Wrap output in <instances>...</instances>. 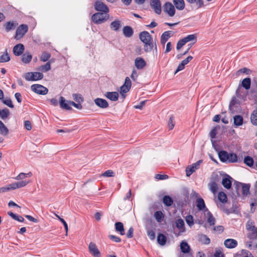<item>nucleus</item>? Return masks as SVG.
Wrapping results in <instances>:
<instances>
[{
    "label": "nucleus",
    "mask_w": 257,
    "mask_h": 257,
    "mask_svg": "<svg viewBox=\"0 0 257 257\" xmlns=\"http://www.w3.org/2000/svg\"><path fill=\"white\" fill-rule=\"evenodd\" d=\"M24 46L22 44H18L14 46L13 53L16 56L22 55L24 51Z\"/></svg>",
    "instance_id": "dca6fc26"
},
{
    "label": "nucleus",
    "mask_w": 257,
    "mask_h": 257,
    "mask_svg": "<svg viewBox=\"0 0 257 257\" xmlns=\"http://www.w3.org/2000/svg\"><path fill=\"white\" fill-rule=\"evenodd\" d=\"M109 238L112 240V241L115 242H119L121 241V239L119 237L113 235H109Z\"/></svg>",
    "instance_id": "338daca9"
},
{
    "label": "nucleus",
    "mask_w": 257,
    "mask_h": 257,
    "mask_svg": "<svg viewBox=\"0 0 257 257\" xmlns=\"http://www.w3.org/2000/svg\"><path fill=\"white\" fill-rule=\"evenodd\" d=\"M110 28L115 31H117L120 28V22L119 20L114 21L111 23Z\"/></svg>",
    "instance_id": "473e14b6"
},
{
    "label": "nucleus",
    "mask_w": 257,
    "mask_h": 257,
    "mask_svg": "<svg viewBox=\"0 0 257 257\" xmlns=\"http://www.w3.org/2000/svg\"><path fill=\"white\" fill-rule=\"evenodd\" d=\"M15 27V26L13 23L9 22L7 23L6 29L7 32H9L12 30L14 29Z\"/></svg>",
    "instance_id": "bf43d9fd"
},
{
    "label": "nucleus",
    "mask_w": 257,
    "mask_h": 257,
    "mask_svg": "<svg viewBox=\"0 0 257 257\" xmlns=\"http://www.w3.org/2000/svg\"><path fill=\"white\" fill-rule=\"evenodd\" d=\"M174 118L173 117H170L169 120L168 121V127L170 130H172L174 127Z\"/></svg>",
    "instance_id": "0e129e2a"
},
{
    "label": "nucleus",
    "mask_w": 257,
    "mask_h": 257,
    "mask_svg": "<svg viewBox=\"0 0 257 257\" xmlns=\"http://www.w3.org/2000/svg\"><path fill=\"white\" fill-rule=\"evenodd\" d=\"M176 226L179 229L180 232L185 231L184 222L182 219H178L176 221Z\"/></svg>",
    "instance_id": "b1692460"
},
{
    "label": "nucleus",
    "mask_w": 257,
    "mask_h": 257,
    "mask_svg": "<svg viewBox=\"0 0 257 257\" xmlns=\"http://www.w3.org/2000/svg\"><path fill=\"white\" fill-rule=\"evenodd\" d=\"M94 6L95 9L97 11H100L103 12V13H108L109 12L107 7L101 2L97 1Z\"/></svg>",
    "instance_id": "ddd939ff"
},
{
    "label": "nucleus",
    "mask_w": 257,
    "mask_h": 257,
    "mask_svg": "<svg viewBox=\"0 0 257 257\" xmlns=\"http://www.w3.org/2000/svg\"><path fill=\"white\" fill-rule=\"evenodd\" d=\"M255 227H256L254 226V223L253 221L250 220L247 221L246 224V228L247 230L250 231V230L253 229Z\"/></svg>",
    "instance_id": "603ef678"
},
{
    "label": "nucleus",
    "mask_w": 257,
    "mask_h": 257,
    "mask_svg": "<svg viewBox=\"0 0 257 257\" xmlns=\"http://www.w3.org/2000/svg\"><path fill=\"white\" fill-rule=\"evenodd\" d=\"M239 104V101L238 100V99H237L235 97L232 98V99H231V101L230 103V105H229L230 109H233V107L236 104Z\"/></svg>",
    "instance_id": "4d7b16f0"
},
{
    "label": "nucleus",
    "mask_w": 257,
    "mask_h": 257,
    "mask_svg": "<svg viewBox=\"0 0 257 257\" xmlns=\"http://www.w3.org/2000/svg\"><path fill=\"white\" fill-rule=\"evenodd\" d=\"M0 133L3 136H7L9 134V130L5 124L0 120Z\"/></svg>",
    "instance_id": "c9c22d12"
},
{
    "label": "nucleus",
    "mask_w": 257,
    "mask_h": 257,
    "mask_svg": "<svg viewBox=\"0 0 257 257\" xmlns=\"http://www.w3.org/2000/svg\"><path fill=\"white\" fill-rule=\"evenodd\" d=\"M210 190L213 193L215 194L217 191V185L214 181L211 182L209 184Z\"/></svg>",
    "instance_id": "c03bdc74"
},
{
    "label": "nucleus",
    "mask_w": 257,
    "mask_h": 257,
    "mask_svg": "<svg viewBox=\"0 0 257 257\" xmlns=\"http://www.w3.org/2000/svg\"><path fill=\"white\" fill-rule=\"evenodd\" d=\"M3 102L7 105L8 106L13 108L14 105L12 103L11 100L10 98H6L3 100Z\"/></svg>",
    "instance_id": "052dcab7"
},
{
    "label": "nucleus",
    "mask_w": 257,
    "mask_h": 257,
    "mask_svg": "<svg viewBox=\"0 0 257 257\" xmlns=\"http://www.w3.org/2000/svg\"><path fill=\"white\" fill-rule=\"evenodd\" d=\"M70 102H72V101L66 100L63 96H61L59 98L60 106L62 109L67 110L71 109L72 104Z\"/></svg>",
    "instance_id": "9d476101"
},
{
    "label": "nucleus",
    "mask_w": 257,
    "mask_h": 257,
    "mask_svg": "<svg viewBox=\"0 0 257 257\" xmlns=\"http://www.w3.org/2000/svg\"><path fill=\"white\" fill-rule=\"evenodd\" d=\"M224 244L228 248H233L237 245V241L234 239L228 238L224 240Z\"/></svg>",
    "instance_id": "2eb2a0df"
},
{
    "label": "nucleus",
    "mask_w": 257,
    "mask_h": 257,
    "mask_svg": "<svg viewBox=\"0 0 257 257\" xmlns=\"http://www.w3.org/2000/svg\"><path fill=\"white\" fill-rule=\"evenodd\" d=\"M10 60V57L7 51L0 56V63L7 62Z\"/></svg>",
    "instance_id": "79ce46f5"
},
{
    "label": "nucleus",
    "mask_w": 257,
    "mask_h": 257,
    "mask_svg": "<svg viewBox=\"0 0 257 257\" xmlns=\"http://www.w3.org/2000/svg\"><path fill=\"white\" fill-rule=\"evenodd\" d=\"M186 44V42L185 41L184 38L179 40L177 44V47H176L177 50H180Z\"/></svg>",
    "instance_id": "6e6d98bb"
},
{
    "label": "nucleus",
    "mask_w": 257,
    "mask_h": 257,
    "mask_svg": "<svg viewBox=\"0 0 257 257\" xmlns=\"http://www.w3.org/2000/svg\"><path fill=\"white\" fill-rule=\"evenodd\" d=\"M154 217L157 222H161L164 218V214L161 211H157L154 213Z\"/></svg>",
    "instance_id": "e433bc0d"
},
{
    "label": "nucleus",
    "mask_w": 257,
    "mask_h": 257,
    "mask_svg": "<svg viewBox=\"0 0 257 257\" xmlns=\"http://www.w3.org/2000/svg\"><path fill=\"white\" fill-rule=\"evenodd\" d=\"M147 234L151 240H154L156 237L155 233L153 230H149L147 231Z\"/></svg>",
    "instance_id": "680f3d73"
},
{
    "label": "nucleus",
    "mask_w": 257,
    "mask_h": 257,
    "mask_svg": "<svg viewBox=\"0 0 257 257\" xmlns=\"http://www.w3.org/2000/svg\"><path fill=\"white\" fill-rule=\"evenodd\" d=\"M218 200L223 203L227 202V197L226 194L223 192H220L218 194Z\"/></svg>",
    "instance_id": "49530a36"
},
{
    "label": "nucleus",
    "mask_w": 257,
    "mask_h": 257,
    "mask_svg": "<svg viewBox=\"0 0 257 257\" xmlns=\"http://www.w3.org/2000/svg\"><path fill=\"white\" fill-rule=\"evenodd\" d=\"M223 230L224 227L221 225H218L214 227V230L216 231L218 233L222 232Z\"/></svg>",
    "instance_id": "774afa93"
},
{
    "label": "nucleus",
    "mask_w": 257,
    "mask_h": 257,
    "mask_svg": "<svg viewBox=\"0 0 257 257\" xmlns=\"http://www.w3.org/2000/svg\"><path fill=\"white\" fill-rule=\"evenodd\" d=\"M190 4H196L198 8H201L203 6V0H186Z\"/></svg>",
    "instance_id": "de8ad7c7"
},
{
    "label": "nucleus",
    "mask_w": 257,
    "mask_h": 257,
    "mask_svg": "<svg viewBox=\"0 0 257 257\" xmlns=\"http://www.w3.org/2000/svg\"><path fill=\"white\" fill-rule=\"evenodd\" d=\"M240 255L241 257H253L249 251L244 249L241 250Z\"/></svg>",
    "instance_id": "5fc2aeb1"
},
{
    "label": "nucleus",
    "mask_w": 257,
    "mask_h": 257,
    "mask_svg": "<svg viewBox=\"0 0 257 257\" xmlns=\"http://www.w3.org/2000/svg\"><path fill=\"white\" fill-rule=\"evenodd\" d=\"M228 159H227L228 163H236L238 161V157L236 154L233 153H228Z\"/></svg>",
    "instance_id": "bb28decb"
},
{
    "label": "nucleus",
    "mask_w": 257,
    "mask_h": 257,
    "mask_svg": "<svg viewBox=\"0 0 257 257\" xmlns=\"http://www.w3.org/2000/svg\"><path fill=\"white\" fill-rule=\"evenodd\" d=\"M24 77L27 81H37L42 79L43 78V74L38 72H27L25 74Z\"/></svg>",
    "instance_id": "20e7f679"
},
{
    "label": "nucleus",
    "mask_w": 257,
    "mask_h": 257,
    "mask_svg": "<svg viewBox=\"0 0 257 257\" xmlns=\"http://www.w3.org/2000/svg\"><path fill=\"white\" fill-rule=\"evenodd\" d=\"M218 156L220 160L222 162H227L228 157V153L224 151H222L219 152Z\"/></svg>",
    "instance_id": "c85d7f7f"
},
{
    "label": "nucleus",
    "mask_w": 257,
    "mask_h": 257,
    "mask_svg": "<svg viewBox=\"0 0 257 257\" xmlns=\"http://www.w3.org/2000/svg\"><path fill=\"white\" fill-rule=\"evenodd\" d=\"M95 104L101 108H106L109 105L107 101L104 99L97 98L94 100Z\"/></svg>",
    "instance_id": "4468645a"
},
{
    "label": "nucleus",
    "mask_w": 257,
    "mask_h": 257,
    "mask_svg": "<svg viewBox=\"0 0 257 257\" xmlns=\"http://www.w3.org/2000/svg\"><path fill=\"white\" fill-rule=\"evenodd\" d=\"M180 249L182 252L187 253L190 251V246L186 242L183 241L180 243Z\"/></svg>",
    "instance_id": "a878e982"
},
{
    "label": "nucleus",
    "mask_w": 257,
    "mask_h": 257,
    "mask_svg": "<svg viewBox=\"0 0 257 257\" xmlns=\"http://www.w3.org/2000/svg\"><path fill=\"white\" fill-rule=\"evenodd\" d=\"M167 241L166 237L163 234L160 233L157 236V241L161 245H164L166 244Z\"/></svg>",
    "instance_id": "2f4dec72"
},
{
    "label": "nucleus",
    "mask_w": 257,
    "mask_h": 257,
    "mask_svg": "<svg viewBox=\"0 0 257 257\" xmlns=\"http://www.w3.org/2000/svg\"><path fill=\"white\" fill-rule=\"evenodd\" d=\"M243 162L247 166L249 167H252L254 163L253 159L250 156L245 157Z\"/></svg>",
    "instance_id": "a19ab883"
},
{
    "label": "nucleus",
    "mask_w": 257,
    "mask_h": 257,
    "mask_svg": "<svg viewBox=\"0 0 257 257\" xmlns=\"http://www.w3.org/2000/svg\"><path fill=\"white\" fill-rule=\"evenodd\" d=\"M139 37L141 41L145 44L144 50L146 52H151L153 48L152 37L149 32L143 31L140 33Z\"/></svg>",
    "instance_id": "f03ea898"
},
{
    "label": "nucleus",
    "mask_w": 257,
    "mask_h": 257,
    "mask_svg": "<svg viewBox=\"0 0 257 257\" xmlns=\"http://www.w3.org/2000/svg\"><path fill=\"white\" fill-rule=\"evenodd\" d=\"M104 96L112 101H116L118 98V94L116 92H107Z\"/></svg>",
    "instance_id": "aec40b11"
},
{
    "label": "nucleus",
    "mask_w": 257,
    "mask_h": 257,
    "mask_svg": "<svg viewBox=\"0 0 257 257\" xmlns=\"http://www.w3.org/2000/svg\"><path fill=\"white\" fill-rule=\"evenodd\" d=\"M202 163V160H200L191 165L187 166L186 169V176L188 177L190 176L196 170L198 169Z\"/></svg>",
    "instance_id": "423d86ee"
},
{
    "label": "nucleus",
    "mask_w": 257,
    "mask_h": 257,
    "mask_svg": "<svg viewBox=\"0 0 257 257\" xmlns=\"http://www.w3.org/2000/svg\"><path fill=\"white\" fill-rule=\"evenodd\" d=\"M204 215L210 225H214L215 224V219L208 209H206L204 211Z\"/></svg>",
    "instance_id": "f3484780"
},
{
    "label": "nucleus",
    "mask_w": 257,
    "mask_h": 257,
    "mask_svg": "<svg viewBox=\"0 0 257 257\" xmlns=\"http://www.w3.org/2000/svg\"><path fill=\"white\" fill-rule=\"evenodd\" d=\"M173 32L171 31H166L163 33L161 38V43L163 45H165L166 42L173 35Z\"/></svg>",
    "instance_id": "6ab92c4d"
},
{
    "label": "nucleus",
    "mask_w": 257,
    "mask_h": 257,
    "mask_svg": "<svg viewBox=\"0 0 257 257\" xmlns=\"http://www.w3.org/2000/svg\"><path fill=\"white\" fill-rule=\"evenodd\" d=\"M172 199L169 196H165L163 198V203L167 206H170L173 204Z\"/></svg>",
    "instance_id": "a18cd8bd"
},
{
    "label": "nucleus",
    "mask_w": 257,
    "mask_h": 257,
    "mask_svg": "<svg viewBox=\"0 0 257 257\" xmlns=\"http://www.w3.org/2000/svg\"><path fill=\"white\" fill-rule=\"evenodd\" d=\"M0 116L2 119H5L9 115L10 111L8 109H4L0 111Z\"/></svg>",
    "instance_id": "8fccbe9b"
},
{
    "label": "nucleus",
    "mask_w": 257,
    "mask_h": 257,
    "mask_svg": "<svg viewBox=\"0 0 257 257\" xmlns=\"http://www.w3.org/2000/svg\"><path fill=\"white\" fill-rule=\"evenodd\" d=\"M51 69V63L50 62H48L45 65H42L39 68V70L43 72H46Z\"/></svg>",
    "instance_id": "37998d69"
},
{
    "label": "nucleus",
    "mask_w": 257,
    "mask_h": 257,
    "mask_svg": "<svg viewBox=\"0 0 257 257\" xmlns=\"http://www.w3.org/2000/svg\"><path fill=\"white\" fill-rule=\"evenodd\" d=\"M196 206L199 210H202L205 209V211L206 209H207L204 200L201 198H198L196 200Z\"/></svg>",
    "instance_id": "4be33fe9"
},
{
    "label": "nucleus",
    "mask_w": 257,
    "mask_h": 257,
    "mask_svg": "<svg viewBox=\"0 0 257 257\" xmlns=\"http://www.w3.org/2000/svg\"><path fill=\"white\" fill-rule=\"evenodd\" d=\"M115 230L117 232H119L121 235L124 234V230L123 224L120 222H117L115 223Z\"/></svg>",
    "instance_id": "c756f323"
},
{
    "label": "nucleus",
    "mask_w": 257,
    "mask_h": 257,
    "mask_svg": "<svg viewBox=\"0 0 257 257\" xmlns=\"http://www.w3.org/2000/svg\"><path fill=\"white\" fill-rule=\"evenodd\" d=\"M242 194L243 196H247L249 194L250 185L249 184L241 183Z\"/></svg>",
    "instance_id": "393cba45"
},
{
    "label": "nucleus",
    "mask_w": 257,
    "mask_h": 257,
    "mask_svg": "<svg viewBox=\"0 0 257 257\" xmlns=\"http://www.w3.org/2000/svg\"><path fill=\"white\" fill-rule=\"evenodd\" d=\"M164 11L170 17H173L175 14V9L174 6L171 3H166L163 6Z\"/></svg>",
    "instance_id": "1a4fd4ad"
},
{
    "label": "nucleus",
    "mask_w": 257,
    "mask_h": 257,
    "mask_svg": "<svg viewBox=\"0 0 257 257\" xmlns=\"http://www.w3.org/2000/svg\"><path fill=\"white\" fill-rule=\"evenodd\" d=\"M123 33L126 37H131L133 34L132 28L129 26H125L123 29Z\"/></svg>",
    "instance_id": "7c9ffc66"
},
{
    "label": "nucleus",
    "mask_w": 257,
    "mask_h": 257,
    "mask_svg": "<svg viewBox=\"0 0 257 257\" xmlns=\"http://www.w3.org/2000/svg\"><path fill=\"white\" fill-rule=\"evenodd\" d=\"M89 251L94 257H100V252L96 244L91 242L88 246Z\"/></svg>",
    "instance_id": "9b49d317"
},
{
    "label": "nucleus",
    "mask_w": 257,
    "mask_h": 257,
    "mask_svg": "<svg viewBox=\"0 0 257 257\" xmlns=\"http://www.w3.org/2000/svg\"><path fill=\"white\" fill-rule=\"evenodd\" d=\"M185 41H186V43L191 42L193 41V43H191L190 44H192V45L195 44L197 40V37L195 34H191L187 36L184 38Z\"/></svg>",
    "instance_id": "72a5a7b5"
},
{
    "label": "nucleus",
    "mask_w": 257,
    "mask_h": 257,
    "mask_svg": "<svg viewBox=\"0 0 257 257\" xmlns=\"http://www.w3.org/2000/svg\"><path fill=\"white\" fill-rule=\"evenodd\" d=\"M243 117L240 115H236L233 117V123L236 127L241 125L243 124Z\"/></svg>",
    "instance_id": "412c9836"
},
{
    "label": "nucleus",
    "mask_w": 257,
    "mask_h": 257,
    "mask_svg": "<svg viewBox=\"0 0 257 257\" xmlns=\"http://www.w3.org/2000/svg\"><path fill=\"white\" fill-rule=\"evenodd\" d=\"M250 83H251L250 79L249 78H246L242 80L241 84H242V86L245 89L248 90L250 88Z\"/></svg>",
    "instance_id": "58836bf2"
},
{
    "label": "nucleus",
    "mask_w": 257,
    "mask_h": 257,
    "mask_svg": "<svg viewBox=\"0 0 257 257\" xmlns=\"http://www.w3.org/2000/svg\"><path fill=\"white\" fill-rule=\"evenodd\" d=\"M114 173L113 171L111 170H108L104 172L102 174V176L106 177H110L114 176Z\"/></svg>",
    "instance_id": "13d9d810"
},
{
    "label": "nucleus",
    "mask_w": 257,
    "mask_h": 257,
    "mask_svg": "<svg viewBox=\"0 0 257 257\" xmlns=\"http://www.w3.org/2000/svg\"><path fill=\"white\" fill-rule=\"evenodd\" d=\"M151 6L156 14H161V4L160 0H151Z\"/></svg>",
    "instance_id": "f8f14e48"
},
{
    "label": "nucleus",
    "mask_w": 257,
    "mask_h": 257,
    "mask_svg": "<svg viewBox=\"0 0 257 257\" xmlns=\"http://www.w3.org/2000/svg\"><path fill=\"white\" fill-rule=\"evenodd\" d=\"M230 177H228L224 178L222 179V184L225 188L229 189L231 186V181L230 180Z\"/></svg>",
    "instance_id": "cd10ccee"
},
{
    "label": "nucleus",
    "mask_w": 257,
    "mask_h": 257,
    "mask_svg": "<svg viewBox=\"0 0 257 257\" xmlns=\"http://www.w3.org/2000/svg\"><path fill=\"white\" fill-rule=\"evenodd\" d=\"M199 240L202 244H208L210 242V240L206 235L201 234L199 236Z\"/></svg>",
    "instance_id": "f704fd0d"
},
{
    "label": "nucleus",
    "mask_w": 257,
    "mask_h": 257,
    "mask_svg": "<svg viewBox=\"0 0 257 257\" xmlns=\"http://www.w3.org/2000/svg\"><path fill=\"white\" fill-rule=\"evenodd\" d=\"M135 65L137 69H141L146 66V63L144 59L138 57L135 60Z\"/></svg>",
    "instance_id": "a211bd4d"
},
{
    "label": "nucleus",
    "mask_w": 257,
    "mask_h": 257,
    "mask_svg": "<svg viewBox=\"0 0 257 257\" xmlns=\"http://www.w3.org/2000/svg\"><path fill=\"white\" fill-rule=\"evenodd\" d=\"M32 56L28 53H25L22 56V61L23 63L27 64L31 62Z\"/></svg>",
    "instance_id": "4c0bfd02"
},
{
    "label": "nucleus",
    "mask_w": 257,
    "mask_h": 257,
    "mask_svg": "<svg viewBox=\"0 0 257 257\" xmlns=\"http://www.w3.org/2000/svg\"><path fill=\"white\" fill-rule=\"evenodd\" d=\"M173 3L176 8L178 10H183L185 8L184 0H173Z\"/></svg>",
    "instance_id": "5701e85b"
},
{
    "label": "nucleus",
    "mask_w": 257,
    "mask_h": 257,
    "mask_svg": "<svg viewBox=\"0 0 257 257\" xmlns=\"http://www.w3.org/2000/svg\"><path fill=\"white\" fill-rule=\"evenodd\" d=\"M155 178L158 180H165L168 179V176L167 175L156 174Z\"/></svg>",
    "instance_id": "69168bd1"
},
{
    "label": "nucleus",
    "mask_w": 257,
    "mask_h": 257,
    "mask_svg": "<svg viewBox=\"0 0 257 257\" xmlns=\"http://www.w3.org/2000/svg\"><path fill=\"white\" fill-rule=\"evenodd\" d=\"M28 30V27L26 25L22 24L20 25L17 29L15 38L18 40L22 38L27 32Z\"/></svg>",
    "instance_id": "6e6552de"
},
{
    "label": "nucleus",
    "mask_w": 257,
    "mask_h": 257,
    "mask_svg": "<svg viewBox=\"0 0 257 257\" xmlns=\"http://www.w3.org/2000/svg\"><path fill=\"white\" fill-rule=\"evenodd\" d=\"M186 223L189 226H191L194 224V219L192 215H187L186 217Z\"/></svg>",
    "instance_id": "864d4df0"
},
{
    "label": "nucleus",
    "mask_w": 257,
    "mask_h": 257,
    "mask_svg": "<svg viewBox=\"0 0 257 257\" xmlns=\"http://www.w3.org/2000/svg\"><path fill=\"white\" fill-rule=\"evenodd\" d=\"M214 257H224V255L220 248H217L214 255Z\"/></svg>",
    "instance_id": "e2e57ef3"
},
{
    "label": "nucleus",
    "mask_w": 257,
    "mask_h": 257,
    "mask_svg": "<svg viewBox=\"0 0 257 257\" xmlns=\"http://www.w3.org/2000/svg\"><path fill=\"white\" fill-rule=\"evenodd\" d=\"M250 232L248 234V237L250 239H255L257 238V227L249 231Z\"/></svg>",
    "instance_id": "ea45409f"
},
{
    "label": "nucleus",
    "mask_w": 257,
    "mask_h": 257,
    "mask_svg": "<svg viewBox=\"0 0 257 257\" xmlns=\"http://www.w3.org/2000/svg\"><path fill=\"white\" fill-rule=\"evenodd\" d=\"M31 89L35 93L41 95L46 94L48 91V90L46 87L40 84L32 85L31 86Z\"/></svg>",
    "instance_id": "0eeeda50"
},
{
    "label": "nucleus",
    "mask_w": 257,
    "mask_h": 257,
    "mask_svg": "<svg viewBox=\"0 0 257 257\" xmlns=\"http://www.w3.org/2000/svg\"><path fill=\"white\" fill-rule=\"evenodd\" d=\"M73 98L76 101L77 103H81L83 101V98L82 97L81 95L80 94H73L72 95Z\"/></svg>",
    "instance_id": "09e8293b"
},
{
    "label": "nucleus",
    "mask_w": 257,
    "mask_h": 257,
    "mask_svg": "<svg viewBox=\"0 0 257 257\" xmlns=\"http://www.w3.org/2000/svg\"><path fill=\"white\" fill-rule=\"evenodd\" d=\"M131 85L132 82L130 79L128 77H126L124 84L120 88V93L121 94L123 99L125 97L124 93L127 92L130 90Z\"/></svg>",
    "instance_id": "39448f33"
},
{
    "label": "nucleus",
    "mask_w": 257,
    "mask_h": 257,
    "mask_svg": "<svg viewBox=\"0 0 257 257\" xmlns=\"http://www.w3.org/2000/svg\"><path fill=\"white\" fill-rule=\"evenodd\" d=\"M51 57L50 54L47 52H43L40 57V60L43 62L47 61Z\"/></svg>",
    "instance_id": "3c124183"
},
{
    "label": "nucleus",
    "mask_w": 257,
    "mask_h": 257,
    "mask_svg": "<svg viewBox=\"0 0 257 257\" xmlns=\"http://www.w3.org/2000/svg\"><path fill=\"white\" fill-rule=\"evenodd\" d=\"M32 176V173L29 172L28 173H21L17 176L15 179L19 182H15L7 186L0 188V193H4L12 190L23 188L30 183V181L26 179L27 177Z\"/></svg>",
    "instance_id": "f257e3e1"
},
{
    "label": "nucleus",
    "mask_w": 257,
    "mask_h": 257,
    "mask_svg": "<svg viewBox=\"0 0 257 257\" xmlns=\"http://www.w3.org/2000/svg\"><path fill=\"white\" fill-rule=\"evenodd\" d=\"M109 15L107 13H97L92 16V20L95 24H101L108 20Z\"/></svg>",
    "instance_id": "7ed1b4c3"
}]
</instances>
